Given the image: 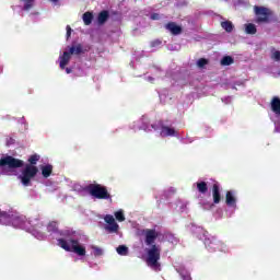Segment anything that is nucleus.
<instances>
[{
	"mask_svg": "<svg viewBox=\"0 0 280 280\" xmlns=\"http://www.w3.org/2000/svg\"><path fill=\"white\" fill-rule=\"evenodd\" d=\"M165 30L171 32L173 36H178L183 34V27L177 25L175 22H168L167 24H165Z\"/></svg>",
	"mask_w": 280,
	"mask_h": 280,
	"instance_id": "obj_10",
	"label": "nucleus"
},
{
	"mask_svg": "<svg viewBox=\"0 0 280 280\" xmlns=\"http://www.w3.org/2000/svg\"><path fill=\"white\" fill-rule=\"evenodd\" d=\"M221 27L228 32V34H231V32H233V30H235V26L233 25V22L231 21H224L221 22Z\"/></svg>",
	"mask_w": 280,
	"mask_h": 280,
	"instance_id": "obj_20",
	"label": "nucleus"
},
{
	"mask_svg": "<svg viewBox=\"0 0 280 280\" xmlns=\"http://www.w3.org/2000/svg\"><path fill=\"white\" fill-rule=\"evenodd\" d=\"M163 42H161V39H155L153 42H151V47H159L160 45H162Z\"/></svg>",
	"mask_w": 280,
	"mask_h": 280,
	"instance_id": "obj_34",
	"label": "nucleus"
},
{
	"mask_svg": "<svg viewBox=\"0 0 280 280\" xmlns=\"http://www.w3.org/2000/svg\"><path fill=\"white\" fill-rule=\"evenodd\" d=\"M159 19H161V15L159 13H152L151 14V20L152 21H159Z\"/></svg>",
	"mask_w": 280,
	"mask_h": 280,
	"instance_id": "obj_35",
	"label": "nucleus"
},
{
	"mask_svg": "<svg viewBox=\"0 0 280 280\" xmlns=\"http://www.w3.org/2000/svg\"><path fill=\"white\" fill-rule=\"evenodd\" d=\"M212 198L214 205H220L222 201V194L220 192V184L218 182L212 185Z\"/></svg>",
	"mask_w": 280,
	"mask_h": 280,
	"instance_id": "obj_11",
	"label": "nucleus"
},
{
	"mask_svg": "<svg viewBox=\"0 0 280 280\" xmlns=\"http://www.w3.org/2000/svg\"><path fill=\"white\" fill-rule=\"evenodd\" d=\"M161 246L152 245L151 248L147 250V264L150 268H161Z\"/></svg>",
	"mask_w": 280,
	"mask_h": 280,
	"instance_id": "obj_4",
	"label": "nucleus"
},
{
	"mask_svg": "<svg viewBox=\"0 0 280 280\" xmlns=\"http://www.w3.org/2000/svg\"><path fill=\"white\" fill-rule=\"evenodd\" d=\"M105 222L107 224H113L115 223V217L110 215V214H106L105 218H104Z\"/></svg>",
	"mask_w": 280,
	"mask_h": 280,
	"instance_id": "obj_33",
	"label": "nucleus"
},
{
	"mask_svg": "<svg viewBox=\"0 0 280 280\" xmlns=\"http://www.w3.org/2000/svg\"><path fill=\"white\" fill-rule=\"evenodd\" d=\"M161 136L162 137H176V129L168 127V126H162Z\"/></svg>",
	"mask_w": 280,
	"mask_h": 280,
	"instance_id": "obj_14",
	"label": "nucleus"
},
{
	"mask_svg": "<svg viewBox=\"0 0 280 280\" xmlns=\"http://www.w3.org/2000/svg\"><path fill=\"white\" fill-rule=\"evenodd\" d=\"M47 229H48V231H54V232H56V231H58V223H56V222H50L49 224H48V226H47Z\"/></svg>",
	"mask_w": 280,
	"mask_h": 280,
	"instance_id": "obj_31",
	"label": "nucleus"
},
{
	"mask_svg": "<svg viewBox=\"0 0 280 280\" xmlns=\"http://www.w3.org/2000/svg\"><path fill=\"white\" fill-rule=\"evenodd\" d=\"M84 191H88L90 196L97 200H110L112 198L110 192H108V188L106 186H102V184H90L85 186Z\"/></svg>",
	"mask_w": 280,
	"mask_h": 280,
	"instance_id": "obj_3",
	"label": "nucleus"
},
{
	"mask_svg": "<svg viewBox=\"0 0 280 280\" xmlns=\"http://www.w3.org/2000/svg\"><path fill=\"white\" fill-rule=\"evenodd\" d=\"M254 12L256 15V23H270V16H272V11L266 7H254Z\"/></svg>",
	"mask_w": 280,
	"mask_h": 280,
	"instance_id": "obj_6",
	"label": "nucleus"
},
{
	"mask_svg": "<svg viewBox=\"0 0 280 280\" xmlns=\"http://www.w3.org/2000/svg\"><path fill=\"white\" fill-rule=\"evenodd\" d=\"M58 246L68 253H75V255H79V257H84V255H86V247L80 245L78 240L67 241L65 238H59Z\"/></svg>",
	"mask_w": 280,
	"mask_h": 280,
	"instance_id": "obj_2",
	"label": "nucleus"
},
{
	"mask_svg": "<svg viewBox=\"0 0 280 280\" xmlns=\"http://www.w3.org/2000/svg\"><path fill=\"white\" fill-rule=\"evenodd\" d=\"M118 255L126 256L128 255V247L126 245H120L117 247Z\"/></svg>",
	"mask_w": 280,
	"mask_h": 280,
	"instance_id": "obj_26",
	"label": "nucleus"
},
{
	"mask_svg": "<svg viewBox=\"0 0 280 280\" xmlns=\"http://www.w3.org/2000/svg\"><path fill=\"white\" fill-rule=\"evenodd\" d=\"M92 248L94 250V256L95 257H102V255H104V250H102V248H100L97 246H93Z\"/></svg>",
	"mask_w": 280,
	"mask_h": 280,
	"instance_id": "obj_30",
	"label": "nucleus"
},
{
	"mask_svg": "<svg viewBox=\"0 0 280 280\" xmlns=\"http://www.w3.org/2000/svg\"><path fill=\"white\" fill-rule=\"evenodd\" d=\"M203 244L210 253H215L218 250H224V248H225L224 243L218 241V238H215V236L206 237Z\"/></svg>",
	"mask_w": 280,
	"mask_h": 280,
	"instance_id": "obj_7",
	"label": "nucleus"
},
{
	"mask_svg": "<svg viewBox=\"0 0 280 280\" xmlns=\"http://www.w3.org/2000/svg\"><path fill=\"white\" fill-rule=\"evenodd\" d=\"M197 191L199 194H202L205 196V194H207V191H209V186L207 185V182H197Z\"/></svg>",
	"mask_w": 280,
	"mask_h": 280,
	"instance_id": "obj_19",
	"label": "nucleus"
},
{
	"mask_svg": "<svg viewBox=\"0 0 280 280\" xmlns=\"http://www.w3.org/2000/svg\"><path fill=\"white\" fill-rule=\"evenodd\" d=\"M115 218L118 222L126 221V215H124V211L121 210L115 212Z\"/></svg>",
	"mask_w": 280,
	"mask_h": 280,
	"instance_id": "obj_27",
	"label": "nucleus"
},
{
	"mask_svg": "<svg viewBox=\"0 0 280 280\" xmlns=\"http://www.w3.org/2000/svg\"><path fill=\"white\" fill-rule=\"evenodd\" d=\"M272 60H275L276 62H280V50H276L272 52L271 55Z\"/></svg>",
	"mask_w": 280,
	"mask_h": 280,
	"instance_id": "obj_32",
	"label": "nucleus"
},
{
	"mask_svg": "<svg viewBox=\"0 0 280 280\" xmlns=\"http://www.w3.org/2000/svg\"><path fill=\"white\" fill-rule=\"evenodd\" d=\"M271 110L276 115H280V98L278 96L271 100Z\"/></svg>",
	"mask_w": 280,
	"mask_h": 280,
	"instance_id": "obj_17",
	"label": "nucleus"
},
{
	"mask_svg": "<svg viewBox=\"0 0 280 280\" xmlns=\"http://www.w3.org/2000/svg\"><path fill=\"white\" fill-rule=\"evenodd\" d=\"M225 205H228V207H237V199L235 198V191L233 190L226 191Z\"/></svg>",
	"mask_w": 280,
	"mask_h": 280,
	"instance_id": "obj_12",
	"label": "nucleus"
},
{
	"mask_svg": "<svg viewBox=\"0 0 280 280\" xmlns=\"http://www.w3.org/2000/svg\"><path fill=\"white\" fill-rule=\"evenodd\" d=\"M51 3H58V0H49Z\"/></svg>",
	"mask_w": 280,
	"mask_h": 280,
	"instance_id": "obj_38",
	"label": "nucleus"
},
{
	"mask_svg": "<svg viewBox=\"0 0 280 280\" xmlns=\"http://www.w3.org/2000/svg\"><path fill=\"white\" fill-rule=\"evenodd\" d=\"M245 32L246 34L255 35L257 34V26L253 23H248L245 25Z\"/></svg>",
	"mask_w": 280,
	"mask_h": 280,
	"instance_id": "obj_23",
	"label": "nucleus"
},
{
	"mask_svg": "<svg viewBox=\"0 0 280 280\" xmlns=\"http://www.w3.org/2000/svg\"><path fill=\"white\" fill-rule=\"evenodd\" d=\"M38 174V167L33 165H25L22 174L20 175V180L24 187H30L32 185V178H36Z\"/></svg>",
	"mask_w": 280,
	"mask_h": 280,
	"instance_id": "obj_5",
	"label": "nucleus"
},
{
	"mask_svg": "<svg viewBox=\"0 0 280 280\" xmlns=\"http://www.w3.org/2000/svg\"><path fill=\"white\" fill-rule=\"evenodd\" d=\"M105 229L109 233H117V231H119V224H117V222L109 223Z\"/></svg>",
	"mask_w": 280,
	"mask_h": 280,
	"instance_id": "obj_25",
	"label": "nucleus"
},
{
	"mask_svg": "<svg viewBox=\"0 0 280 280\" xmlns=\"http://www.w3.org/2000/svg\"><path fill=\"white\" fill-rule=\"evenodd\" d=\"M0 224L19 229L25 224V217L19 212H5L0 209Z\"/></svg>",
	"mask_w": 280,
	"mask_h": 280,
	"instance_id": "obj_1",
	"label": "nucleus"
},
{
	"mask_svg": "<svg viewBox=\"0 0 280 280\" xmlns=\"http://www.w3.org/2000/svg\"><path fill=\"white\" fill-rule=\"evenodd\" d=\"M71 60V52L63 51V55L60 57V69H65L69 65V61Z\"/></svg>",
	"mask_w": 280,
	"mask_h": 280,
	"instance_id": "obj_15",
	"label": "nucleus"
},
{
	"mask_svg": "<svg viewBox=\"0 0 280 280\" xmlns=\"http://www.w3.org/2000/svg\"><path fill=\"white\" fill-rule=\"evenodd\" d=\"M207 65H209V60H207L206 58H200L197 61V67H199V69H202Z\"/></svg>",
	"mask_w": 280,
	"mask_h": 280,
	"instance_id": "obj_29",
	"label": "nucleus"
},
{
	"mask_svg": "<svg viewBox=\"0 0 280 280\" xmlns=\"http://www.w3.org/2000/svg\"><path fill=\"white\" fill-rule=\"evenodd\" d=\"M82 19H83L84 25H91L93 23V13L88 11L83 13Z\"/></svg>",
	"mask_w": 280,
	"mask_h": 280,
	"instance_id": "obj_21",
	"label": "nucleus"
},
{
	"mask_svg": "<svg viewBox=\"0 0 280 280\" xmlns=\"http://www.w3.org/2000/svg\"><path fill=\"white\" fill-rule=\"evenodd\" d=\"M110 14L108 13V11L103 10L98 13L97 16V23L98 25H104V23H106V21H108Z\"/></svg>",
	"mask_w": 280,
	"mask_h": 280,
	"instance_id": "obj_16",
	"label": "nucleus"
},
{
	"mask_svg": "<svg viewBox=\"0 0 280 280\" xmlns=\"http://www.w3.org/2000/svg\"><path fill=\"white\" fill-rule=\"evenodd\" d=\"M233 62H235V60L231 56H224L221 59L222 67H231V65H233Z\"/></svg>",
	"mask_w": 280,
	"mask_h": 280,
	"instance_id": "obj_22",
	"label": "nucleus"
},
{
	"mask_svg": "<svg viewBox=\"0 0 280 280\" xmlns=\"http://www.w3.org/2000/svg\"><path fill=\"white\" fill-rule=\"evenodd\" d=\"M54 172V166L51 164L42 166V176L44 178H49Z\"/></svg>",
	"mask_w": 280,
	"mask_h": 280,
	"instance_id": "obj_18",
	"label": "nucleus"
},
{
	"mask_svg": "<svg viewBox=\"0 0 280 280\" xmlns=\"http://www.w3.org/2000/svg\"><path fill=\"white\" fill-rule=\"evenodd\" d=\"M66 30H67V38H71V32H72L71 26L67 25Z\"/></svg>",
	"mask_w": 280,
	"mask_h": 280,
	"instance_id": "obj_36",
	"label": "nucleus"
},
{
	"mask_svg": "<svg viewBox=\"0 0 280 280\" xmlns=\"http://www.w3.org/2000/svg\"><path fill=\"white\" fill-rule=\"evenodd\" d=\"M71 68H66V73H71Z\"/></svg>",
	"mask_w": 280,
	"mask_h": 280,
	"instance_id": "obj_37",
	"label": "nucleus"
},
{
	"mask_svg": "<svg viewBox=\"0 0 280 280\" xmlns=\"http://www.w3.org/2000/svg\"><path fill=\"white\" fill-rule=\"evenodd\" d=\"M40 161V155L38 154H33L28 158V163L26 165H32L33 167H36V163Z\"/></svg>",
	"mask_w": 280,
	"mask_h": 280,
	"instance_id": "obj_24",
	"label": "nucleus"
},
{
	"mask_svg": "<svg viewBox=\"0 0 280 280\" xmlns=\"http://www.w3.org/2000/svg\"><path fill=\"white\" fill-rule=\"evenodd\" d=\"M22 1H25L23 10H25L26 12L32 10V7L34 5V0H22Z\"/></svg>",
	"mask_w": 280,
	"mask_h": 280,
	"instance_id": "obj_28",
	"label": "nucleus"
},
{
	"mask_svg": "<svg viewBox=\"0 0 280 280\" xmlns=\"http://www.w3.org/2000/svg\"><path fill=\"white\" fill-rule=\"evenodd\" d=\"M10 167L11 170H16L19 167H23V160H19L16 158H12L11 155H7L0 159V167Z\"/></svg>",
	"mask_w": 280,
	"mask_h": 280,
	"instance_id": "obj_8",
	"label": "nucleus"
},
{
	"mask_svg": "<svg viewBox=\"0 0 280 280\" xmlns=\"http://www.w3.org/2000/svg\"><path fill=\"white\" fill-rule=\"evenodd\" d=\"M143 234L147 246H156V244H154V242H156V237H159V233H156V230L147 229L143 230Z\"/></svg>",
	"mask_w": 280,
	"mask_h": 280,
	"instance_id": "obj_9",
	"label": "nucleus"
},
{
	"mask_svg": "<svg viewBox=\"0 0 280 280\" xmlns=\"http://www.w3.org/2000/svg\"><path fill=\"white\" fill-rule=\"evenodd\" d=\"M84 51L82 44H77L70 47L68 54H70V56H80V54H84Z\"/></svg>",
	"mask_w": 280,
	"mask_h": 280,
	"instance_id": "obj_13",
	"label": "nucleus"
}]
</instances>
